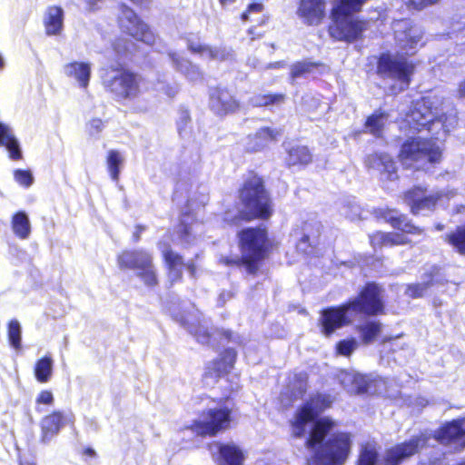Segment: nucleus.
<instances>
[{
  "label": "nucleus",
  "instance_id": "obj_46",
  "mask_svg": "<svg viewBox=\"0 0 465 465\" xmlns=\"http://www.w3.org/2000/svg\"><path fill=\"white\" fill-rule=\"evenodd\" d=\"M429 287V282L411 284L406 290V294L411 298H420L423 296Z\"/></svg>",
  "mask_w": 465,
  "mask_h": 465
},
{
  "label": "nucleus",
  "instance_id": "obj_60",
  "mask_svg": "<svg viewBox=\"0 0 465 465\" xmlns=\"http://www.w3.org/2000/svg\"><path fill=\"white\" fill-rule=\"evenodd\" d=\"M234 1L235 0H220V3L222 5H226L232 4Z\"/></svg>",
  "mask_w": 465,
  "mask_h": 465
},
{
  "label": "nucleus",
  "instance_id": "obj_15",
  "mask_svg": "<svg viewBox=\"0 0 465 465\" xmlns=\"http://www.w3.org/2000/svg\"><path fill=\"white\" fill-rule=\"evenodd\" d=\"M393 26L396 44L406 54H413L417 46L421 45L423 37L421 28L407 20L397 21Z\"/></svg>",
  "mask_w": 465,
  "mask_h": 465
},
{
  "label": "nucleus",
  "instance_id": "obj_2",
  "mask_svg": "<svg viewBox=\"0 0 465 465\" xmlns=\"http://www.w3.org/2000/svg\"><path fill=\"white\" fill-rule=\"evenodd\" d=\"M331 403L330 396L316 395L307 401L296 412L292 421V433L295 437H302L310 427L309 438L305 445L309 450L322 441L325 436L331 433L335 427V422L329 418H322L314 421L315 418Z\"/></svg>",
  "mask_w": 465,
  "mask_h": 465
},
{
  "label": "nucleus",
  "instance_id": "obj_54",
  "mask_svg": "<svg viewBox=\"0 0 465 465\" xmlns=\"http://www.w3.org/2000/svg\"><path fill=\"white\" fill-rule=\"evenodd\" d=\"M262 4L261 3H252L248 6V9L245 13L242 15V20L246 21L248 19V15L252 13H261L262 11Z\"/></svg>",
  "mask_w": 465,
  "mask_h": 465
},
{
  "label": "nucleus",
  "instance_id": "obj_32",
  "mask_svg": "<svg viewBox=\"0 0 465 465\" xmlns=\"http://www.w3.org/2000/svg\"><path fill=\"white\" fill-rule=\"evenodd\" d=\"M12 230L22 240H26L31 234V223L25 212H18L12 218Z\"/></svg>",
  "mask_w": 465,
  "mask_h": 465
},
{
  "label": "nucleus",
  "instance_id": "obj_57",
  "mask_svg": "<svg viewBox=\"0 0 465 465\" xmlns=\"http://www.w3.org/2000/svg\"><path fill=\"white\" fill-rule=\"evenodd\" d=\"M181 226L183 227V231H182V230H180V231H179V233H181V236H182L183 238H184L186 242H189V241L187 240V237L190 235V228H188V227L184 224V221H183V220L182 221V225H181Z\"/></svg>",
  "mask_w": 465,
  "mask_h": 465
},
{
  "label": "nucleus",
  "instance_id": "obj_8",
  "mask_svg": "<svg viewBox=\"0 0 465 465\" xmlns=\"http://www.w3.org/2000/svg\"><path fill=\"white\" fill-rule=\"evenodd\" d=\"M241 200L244 205L242 213L244 218L267 219L271 215V205L259 178L247 181L241 191Z\"/></svg>",
  "mask_w": 465,
  "mask_h": 465
},
{
  "label": "nucleus",
  "instance_id": "obj_34",
  "mask_svg": "<svg viewBox=\"0 0 465 465\" xmlns=\"http://www.w3.org/2000/svg\"><path fill=\"white\" fill-rule=\"evenodd\" d=\"M54 361L50 356L38 360L35 366V376L41 383L48 382L53 376Z\"/></svg>",
  "mask_w": 465,
  "mask_h": 465
},
{
  "label": "nucleus",
  "instance_id": "obj_59",
  "mask_svg": "<svg viewBox=\"0 0 465 465\" xmlns=\"http://www.w3.org/2000/svg\"><path fill=\"white\" fill-rule=\"evenodd\" d=\"M459 94L460 96L465 97V80L459 86Z\"/></svg>",
  "mask_w": 465,
  "mask_h": 465
},
{
  "label": "nucleus",
  "instance_id": "obj_12",
  "mask_svg": "<svg viewBox=\"0 0 465 465\" xmlns=\"http://www.w3.org/2000/svg\"><path fill=\"white\" fill-rule=\"evenodd\" d=\"M120 29L133 36L134 39L153 45L155 43V35L137 15L129 7L123 5L118 17Z\"/></svg>",
  "mask_w": 465,
  "mask_h": 465
},
{
  "label": "nucleus",
  "instance_id": "obj_36",
  "mask_svg": "<svg viewBox=\"0 0 465 465\" xmlns=\"http://www.w3.org/2000/svg\"><path fill=\"white\" fill-rule=\"evenodd\" d=\"M312 159V154L307 147L295 146L289 151L287 163L289 165L308 164Z\"/></svg>",
  "mask_w": 465,
  "mask_h": 465
},
{
  "label": "nucleus",
  "instance_id": "obj_56",
  "mask_svg": "<svg viewBox=\"0 0 465 465\" xmlns=\"http://www.w3.org/2000/svg\"><path fill=\"white\" fill-rule=\"evenodd\" d=\"M440 0H410L411 5L416 9H422L430 5H434Z\"/></svg>",
  "mask_w": 465,
  "mask_h": 465
},
{
  "label": "nucleus",
  "instance_id": "obj_13",
  "mask_svg": "<svg viewBox=\"0 0 465 465\" xmlns=\"http://www.w3.org/2000/svg\"><path fill=\"white\" fill-rule=\"evenodd\" d=\"M440 101L437 98L425 97L420 101H418L413 109L407 115V121L409 124H414L419 127H425L434 121L443 122L442 109L437 104H440Z\"/></svg>",
  "mask_w": 465,
  "mask_h": 465
},
{
  "label": "nucleus",
  "instance_id": "obj_64",
  "mask_svg": "<svg viewBox=\"0 0 465 465\" xmlns=\"http://www.w3.org/2000/svg\"><path fill=\"white\" fill-rule=\"evenodd\" d=\"M84 452H85V454L90 455V456L94 455V450L92 449H87Z\"/></svg>",
  "mask_w": 465,
  "mask_h": 465
},
{
  "label": "nucleus",
  "instance_id": "obj_10",
  "mask_svg": "<svg viewBox=\"0 0 465 465\" xmlns=\"http://www.w3.org/2000/svg\"><path fill=\"white\" fill-rule=\"evenodd\" d=\"M338 380L348 392L354 394L382 393L385 387L383 379L362 375L354 371H341Z\"/></svg>",
  "mask_w": 465,
  "mask_h": 465
},
{
  "label": "nucleus",
  "instance_id": "obj_27",
  "mask_svg": "<svg viewBox=\"0 0 465 465\" xmlns=\"http://www.w3.org/2000/svg\"><path fill=\"white\" fill-rule=\"evenodd\" d=\"M66 76L74 78L81 87H87L91 75V65L84 62H73L64 66Z\"/></svg>",
  "mask_w": 465,
  "mask_h": 465
},
{
  "label": "nucleus",
  "instance_id": "obj_14",
  "mask_svg": "<svg viewBox=\"0 0 465 465\" xmlns=\"http://www.w3.org/2000/svg\"><path fill=\"white\" fill-rule=\"evenodd\" d=\"M456 194V190L446 189L437 193L436 194L424 197L422 189L415 188L409 191L405 197L406 202L411 206V212L414 214H417L425 210H432L437 203H442L444 198L450 199L453 198Z\"/></svg>",
  "mask_w": 465,
  "mask_h": 465
},
{
  "label": "nucleus",
  "instance_id": "obj_58",
  "mask_svg": "<svg viewBox=\"0 0 465 465\" xmlns=\"http://www.w3.org/2000/svg\"><path fill=\"white\" fill-rule=\"evenodd\" d=\"M306 390V384L305 382L302 381L300 382V385H299V393L298 394H295V398H298L300 395H302Z\"/></svg>",
  "mask_w": 465,
  "mask_h": 465
},
{
  "label": "nucleus",
  "instance_id": "obj_61",
  "mask_svg": "<svg viewBox=\"0 0 465 465\" xmlns=\"http://www.w3.org/2000/svg\"><path fill=\"white\" fill-rule=\"evenodd\" d=\"M99 0H85V2L91 6V7H94L96 3L98 2Z\"/></svg>",
  "mask_w": 465,
  "mask_h": 465
},
{
  "label": "nucleus",
  "instance_id": "obj_33",
  "mask_svg": "<svg viewBox=\"0 0 465 465\" xmlns=\"http://www.w3.org/2000/svg\"><path fill=\"white\" fill-rule=\"evenodd\" d=\"M45 29L48 35H58L63 29V10L53 6L47 11L45 19Z\"/></svg>",
  "mask_w": 465,
  "mask_h": 465
},
{
  "label": "nucleus",
  "instance_id": "obj_24",
  "mask_svg": "<svg viewBox=\"0 0 465 465\" xmlns=\"http://www.w3.org/2000/svg\"><path fill=\"white\" fill-rule=\"evenodd\" d=\"M66 416L61 411H54L46 415L41 420V440L43 442H48L53 439L65 424Z\"/></svg>",
  "mask_w": 465,
  "mask_h": 465
},
{
  "label": "nucleus",
  "instance_id": "obj_1",
  "mask_svg": "<svg viewBox=\"0 0 465 465\" xmlns=\"http://www.w3.org/2000/svg\"><path fill=\"white\" fill-rule=\"evenodd\" d=\"M382 308L381 289L374 283H369L347 303L322 311L319 320L322 332L330 336L336 330L351 323L359 314L376 315Z\"/></svg>",
  "mask_w": 465,
  "mask_h": 465
},
{
  "label": "nucleus",
  "instance_id": "obj_41",
  "mask_svg": "<svg viewBox=\"0 0 465 465\" xmlns=\"http://www.w3.org/2000/svg\"><path fill=\"white\" fill-rule=\"evenodd\" d=\"M21 324L17 320H12L8 324V339L10 344L16 350L21 348Z\"/></svg>",
  "mask_w": 465,
  "mask_h": 465
},
{
  "label": "nucleus",
  "instance_id": "obj_17",
  "mask_svg": "<svg viewBox=\"0 0 465 465\" xmlns=\"http://www.w3.org/2000/svg\"><path fill=\"white\" fill-rule=\"evenodd\" d=\"M428 438L421 434L412 438L410 441L399 444L387 450L385 455V465H399L404 459L411 457L422 449Z\"/></svg>",
  "mask_w": 465,
  "mask_h": 465
},
{
  "label": "nucleus",
  "instance_id": "obj_25",
  "mask_svg": "<svg viewBox=\"0 0 465 465\" xmlns=\"http://www.w3.org/2000/svg\"><path fill=\"white\" fill-rule=\"evenodd\" d=\"M169 56L173 67L181 72L189 81L199 82L203 79V74L197 64H193L190 60L176 53H170Z\"/></svg>",
  "mask_w": 465,
  "mask_h": 465
},
{
  "label": "nucleus",
  "instance_id": "obj_4",
  "mask_svg": "<svg viewBox=\"0 0 465 465\" xmlns=\"http://www.w3.org/2000/svg\"><path fill=\"white\" fill-rule=\"evenodd\" d=\"M399 157L406 168L428 171L440 161L441 150L430 140L412 139L402 144Z\"/></svg>",
  "mask_w": 465,
  "mask_h": 465
},
{
  "label": "nucleus",
  "instance_id": "obj_28",
  "mask_svg": "<svg viewBox=\"0 0 465 465\" xmlns=\"http://www.w3.org/2000/svg\"><path fill=\"white\" fill-rule=\"evenodd\" d=\"M280 135V132L269 127L261 128L254 134L248 136L247 149L250 151H259L268 145L269 143L275 141Z\"/></svg>",
  "mask_w": 465,
  "mask_h": 465
},
{
  "label": "nucleus",
  "instance_id": "obj_31",
  "mask_svg": "<svg viewBox=\"0 0 465 465\" xmlns=\"http://www.w3.org/2000/svg\"><path fill=\"white\" fill-rule=\"evenodd\" d=\"M384 219L391 224L392 227L406 233L420 234L422 230L414 226L407 221L404 215L399 214L395 210H390L384 213Z\"/></svg>",
  "mask_w": 465,
  "mask_h": 465
},
{
  "label": "nucleus",
  "instance_id": "obj_43",
  "mask_svg": "<svg viewBox=\"0 0 465 465\" xmlns=\"http://www.w3.org/2000/svg\"><path fill=\"white\" fill-rule=\"evenodd\" d=\"M283 101V94L256 95L252 98V104L255 106H266L272 104H282Z\"/></svg>",
  "mask_w": 465,
  "mask_h": 465
},
{
  "label": "nucleus",
  "instance_id": "obj_55",
  "mask_svg": "<svg viewBox=\"0 0 465 465\" xmlns=\"http://www.w3.org/2000/svg\"><path fill=\"white\" fill-rule=\"evenodd\" d=\"M168 97H173L179 91L177 84H163L160 88Z\"/></svg>",
  "mask_w": 465,
  "mask_h": 465
},
{
  "label": "nucleus",
  "instance_id": "obj_48",
  "mask_svg": "<svg viewBox=\"0 0 465 465\" xmlns=\"http://www.w3.org/2000/svg\"><path fill=\"white\" fill-rule=\"evenodd\" d=\"M15 179L19 184L25 187H29L34 182V177L29 171L16 170Z\"/></svg>",
  "mask_w": 465,
  "mask_h": 465
},
{
  "label": "nucleus",
  "instance_id": "obj_51",
  "mask_svg": "<svg viewBox=\"0 0 465 465\" xmlns=\"http://www.w3.org/2000/svg\"><path fill=\"white\" fill-rule=\"evenodd\" d=\"M388 246L408 244L411 241L401 233L398 232H388Z\"/></svg>",
  "mask_w": 465,
  "mask_h": 465
},
{
  "label": "nucleus",
  "instance_id": "obj_62",
  "mask_svg": "<svg viewBox=\"0 0 465 465\" xmlns=\"http://www.w3.org/2000/svg\"><path fill=\"white\" fill-rule=\"evenodd\" d=\"M420 465H441V461L434 460V461L430 462V464L421 463Z\"/></svg>",
  "mask_w": 465,
  "mask_h": 465
},
{
  "label": "nucleus",
  "instance_id": "obj_49",
  "mask_svg": "<svg viewBox=\"0 0 465 465\" xmlns=\"http://www.w3.org/2000/svg\"><path fill=\"white\" fill-rule=\"evenodd\" d=\"M54 402V394L51 391H48V390H44V391H41L36 398H35V403L37 405H47V406H52Z\"/></svg>",
  "mask_w": 465,
  "mask_h": 465
},
{
  "label": "nucleus",
  "instance_id": "obj_44",
  "mask_svg": "<svg viewBox=\"0 0 465 465\" xmlns=\"http://www.w3.org/2000/svg\"><path fill=\"white\" fill-rule=\"evenodd\" d=\"M223 361L220 359L209 362L206 367L205 378L216 379L229 372L230 371H223Z\"/></svg>",
  "mask_w": 465,
  "mask_h": 465
},
{
  "label": "nucleus",
  "instance_id": "obj_45",
  "mask_svg": "<svg viewBox=\"0 0 465 465\" xmlns=\"http://www.w3.org/2000/svg\"><path fill=\"white\" fill-rule=\"evenodd\" d=\"M342 213L351 220L361 218V209L355 202H348L342 207Z\"/></svg>",
  "mask_w": 465,
  "mask_h": 465
},
{
  "label": "nucleus",
  "instance_id": "obj_42",
  "mask_svg": "<svg viewBox=\"0 0 465 465\" xmlns=\"http://www.w3.org/2000/svg\"><path fill=\"white\" fill-rule=\"evenodd\" d=\"M316 64L308 61H302L293 64L291 67V77L300 78L312 72Z\"/></svg>",
  "mask_w": 465,
  "mask_h": 465
},
{
  "label": "nucleus",
  "instance_id": "obj_6",
  "mask_svg": "<svg viewBox=\"0 0 465 465\" xmlns=\"http://www.w3.org/2000/svg\"><path fill=\"white\" fill-rule=\"evenodd\" d=\"M351 446V436L344 432L333 433L308 459V465H343Z\"/></svg>",
  "mask_w": 465,
  "mask_h": 465
},
{
  "label": "nucleus",
  "instance_id": "obj_38",
  "mask_svg": "<svg viewBox=\"0 0 465 465\" xmlns=\"http://www.w3.org/2000/svg\"><path fill=\"white\" fill-rule=\"evenodd\" d=\"M381 330V327L378 322H368L359 326V331L364 343H370L374 341L380 334Z\"/></svg>",
  "mask_w": 465,
  "mask_h": 465
},
{
  "label": "nucleus",
  "instance_id": "obj_16",
  "mask_svg": "<svg viewBox=\"0 0 465 465\" xmlns=\"http://www.w3.org/2000/svg\"><path fill=\"white\" fill-rule=\"evenodd\" d=\"M435 439L455 451L465 449V419L454 420L436 431Z\"/></svg>",
  "mask_w": 465,
  "mask_h": 465
},
{
  "label": "nucleus",
  "instance_id": "obj_50",
  "mask_svg": "<svg viewBox=\"0 0 465 465\" xmlns=\"http://www.w3.org/2000/svg\"><path fill=\"white\" fill-rule=\"evenodd\" d=\"M236 351L232 349H228L224 351L223 357L220 359L223 361V371H231L236 360Z\"/></svg>",
  "mask_w": 465,
  "mask_h": 465
},
{
  "label": "nucleus",
  "instance_id": "obj_37",
  "mask_svg": "<svg viewBox=\"0 0 465 465\" xmlns=\"http://www.w3.org/2000/svg\"><path fill=\"white\" fill-rule=\"evenodd\" d=\"M378 459V449L375 443L365 444L360 453L358 465H376Z\"/></svg>",
  "mask_w": 465,
  "mask_h": 465
},
{
  "label": "nucleus",
  "instance_id": "obj_53",
  "mask_svg": "<svg viewBox=\"0 0 465 465\" xmlns=\"http://www.w3.org/2000/svg\"><path fill=\"white\" fill-rule=\"evenodd\" d=\"M104 128V124L101 119H92L87 124V130L90 135H98Z\"/></svg>",
  "mask_w": 465,
  "mask_h": 465
},
{
  "label": "nucleus",
  "instance_id": "obj_52",
  "mask_svg": "<svg viewBox=\"0 0 465 465\" xmlns=\"http://www.w3.org/2000/svg\"><path fill=\"white\" fill-rule=\"evenodd\" d=\"M388 232H377L370 236L371 244L376 247L388 246Z\"/></svg>",
  "mask_w": 465,
  "mask_h": 465
},
{
  "label": "nucleus",
  "instance_id": "obj_3",
  "mask_svg": "<svg viewBox=\"0 0 465 465\" xmlns=\"http://www.w3.org/2000/svg\"><path fill=\"white\" fill-rule=\"evenodd\" d=\"M266 232L262 229H247L241 232L242 258L222 259L226 265H242L249 274L258 271V262L263 258L266 245Z\"/></svg>",
  "mask_w": 465,
  "mask_h": 465
},
{
  "label": "nucleus",
  "instance_id": "obj_18",
  "mask_svg": "<svg viewBox=\"0 0 465 465\" xmlns=\"http://www.w3.org/2000/svg\"><path fill=\"white\" fill-rule=\"evenodd\" d=\"M187 48L203 58L215 61H224L232 57V51L224 46H212L202 43L197 37L186 39Z\"/></svg>",
  "mask_w": 465,
  "mask_h": 465
},
{
  "label": "nucleus",
  "instance_id": "obj_22",
  "mask_svg": "<svg viewBox=\"0 0 465 465\" xmlns=\"http://www.w3.org/2000/svg\"><path fill=\"white\" fill-rule=\"evenodd\" d=\"M324 8L325 0H301L297 15L307 25H318L324 15Z\"/></svg>",
  "mask_w": 465,
  "mask_h": 465
},
{
  "label": "nucleus",
  "instance_id": "obj_26",
  "mask_svg": "<svg viewBox=\"0 0 465 465\" xmlns=\"http://www.w3.org/2000/svg\"><path fill=\"white\" fill-rule=\"evenodd\" d=\"M322 225L317 221L303 223L301 232V239L297 243V249L302 252H307L308 248L316 242L321 234Z\"/></svg>",
  "mask_w": 465,
  "mask_h": 465
},
{
  "label": "nucleus",
  "instance_id": "obj_20",
  "mask_svg": "<svg viewBox=\"0 0 465 465\" xmlns=\"http://www.w3.org/2000/svg\"><path fill=\"white\" fill-rule=\"evenodd\" d=\"M197 322H194L191 321L189 318L184 319V324L187 326L189 331L195 336L196 340L203 344H210L212 343V340L214 339L216 335H223L225 340L228 341H237L239 339L238 336L234 335L232 332L229 331H223V332H218L214 331L213 332L209 331L208 327L202 323L198 319L195 320Z\"/></svg>",
  "mask_w": 465,
  "mask_h": 465
},
{
  "label": "nucleus",
  "instance_id": "obj_7",
  "mask_svg": "<svg viewBox=\"0 0 465 465\" xmlns=\"http://www.w3.org/2000/svg\"><path fill=\"white\" fill-rule=\"evenodd\" d=\"M413 70V64L403 56L382 54L378 64V74L395 82L390 87L392 94L408 88Z\"/></svg>",
  "mask_w": 465,
  "mask_h": 465
},
{
  "label": "nucleus",
  "instance_id": "obj_19",
  "mask_svg": "<svg viewBox=\"0 0 465 465\" xmlns=\"http://www.w3.org/2000/svg\"><path fill=\"white\" fill-rule=\"evenodd\" d=\"M210 451L221 465H241L244 460L242 451L233 443L222 444L214 442L210 445Z\"/></svg>",
  "mask_w": 465,
  "mask_h": 465
},
{
  "label": "nucleus",
  "instance_id": "obj_47",
  "mask_svg": "<svg viewBox=\"0 0 465 465\" xmlns=\"http://www.w3.org/2000/svg\"><path fill=\"white\" fill-rule=\"evenodd\" d=\"M358 343L355 340L341 341L337 345V351L341 355L349 356L357 348Z\"/></svg>",
  "mask_w": 465,
  "mask_h": 465
},
{
  "label": "nucleus",
  "instance_id": "obj_23",
  "mask_svg": "<svg viewBox=\"0 0 465 465\" xmlns=\"http://www.w3.org/2000/svg\"><path fill=\"white\" fill-rule=\"evenodd\" d=\"M369 169L379 172L382 179L393 180L397 178L396 165L392 158L386 153H374L366 159Z\"/></svg>",
  "mask_w": 465,
  "mask_h": 465
},
{
  "label": "nucleus",
  "instance_id": "obj_11",
  "mask_svg": "<svg viewBox=\"0 0 465 465\" xmlns=\"http://www.w3.org/2000/svg\"><path fill=\"white\" fill-rule=\"evenodd\" d=\"M230 423L231 410L228 407L211 408L202 413L194 430L200 435L214 436L229 429Z\"/></svg>",
  "mask_w": 465,
  "mask_h": 465
},
{
  "label": "nucleus",
  "instance_id": "obj_21",
  "mask_svg": "<svg viewBox=\"0 0 465 465\" xmlns=\"http://www.w3.org/2000/svg\"><path fill=\"white\" fill-rule=\"evenodd\" d=\"M210 107L217 114L233 113L239 108V103L225 89L215 88L210 94Z\"/></svg>",
  "mask_w": 465,
  "mask_h": 465
},
{
  "label": "nucleus",
  "instance_id": "obj_29",
  "mask_svg": "<svg viewBox=\"0 0 465 465\" xmlns=\"http://www.w3.org/2000/svg\"><path fill=\"white\" fill-rule=\"evenodd\" d=\"M0 146L7 149L12 159L16 160L22 157L19 143L13 129L3 123H0Z\"/></svg>",
  "mask_w": 465,
  "mask_h": 465
},
{
  "label": "nucleus",
  "instance_id": "obj_35",
  "mask_svg": "<svg viewBox=\"0 0 465 465\" xmlns=\"http://www.w3.org/2000/svg\"><path fill=\"white\" fill-rule=\"evenodd\" d=\"M124 163V156L117 150H109L107 153L106 163L111 178L117 182L121 168Z\"/></svg>",
  "mask_w": 465,
  "mask_h": 465
},
{
  "label": "nucleus",
  "instance_id": "obj_5",
  "mask_svg": "<svg viewBox=\"0 0 465 465\" xmlns=\"http://www.w3.org/2000/svg\"><path fill=\"white\" fill-rule=\"evenodd\" d=\"M142 78L120 67L105 69L102 74L104 87L120 99H134L140 94Z\"/></svg>",
  "mask_w": 465,
  "mask_h": 465
},
{
  "label": "nucleus",
  "instance_id": "obj_30",
  "mask_svg": "<svg viewBox=\"0 0 465 465\" xmlns=\"http://www.w3.org/2000/svg\"><path fill=\"white\" fill-rule=\"evenodd\" d=\"M159 247L163 252L165 262L169 267V278L173 282L178 280L182 275V270L183 267V258L172 250H169L165 245L162 246V244L159 243Z\"/></svg>",
  "mask_w": 465,
  "mask_h": 465
},
{
  "label": "nucleus",
  "instance_id": "obj_9",
  "mask_svg": "<svg viewBox=\"0 0 465 465\" xmlns=\"http://www.w3.org/2000/svg\"><path fill=\"white\" fill-rule=\"evenodd\" d=\"M118 264L121 268L137 271V276L147 286L158 283L156 270L153 263V256L146 251H126L118 256Z\"/></svg>",
  "mask_w": 465,
  "mask_h": 465
},
{
  "label": "nucleus",
  "instance_id": "obj_39",
  "mask_svg": "<svg viewBox=\"0 0 465 465\" xmlns=\"http://www.w3.org/2000/svg\"><path fill=\"white\" fill-rule=\"evenodd\" d=\"M386 121L387 114L384 113L374 114L368 118L366 128L373 135L380 136Z\"/></svg>",
  "mask_w": 465,
  "mask_h": 465
},
{
  "label": "nucleus",
  "instance_id": "obj_40",
  "mask_svg": "<svg viewBox=\"0 0 465 465\" xmlns=\"http://www.w3.org/2000/svg\"><path fill=\"white\" fill-rule=\"evenodd\" d=\"M447 241L460 254H465V223L447 236Z\"/></svg>",
  "mask_w": 465,
  "mask_h": 465
},
{
  "label": "nucleus",
  "instance_id": "obj_63",
  "mask_svg": "<svg viewBox=\"0 0 465 465\" xmlns=\"http://www.w3.org/2000/svg\"><path fill=\"white\" fill-rule=\"evenodd\" d=\"M282 64L281 62H277V63H274V64H271L269 65L270 68H276V67H279L280 65Z\"/></svg>",
  "mask_w": 465,
  "mask_h": 465
}]
</instances>
